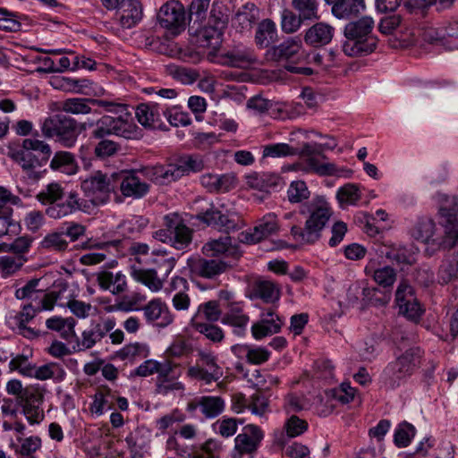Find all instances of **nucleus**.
Masks as SVG:
<instances>
[{
	"label": "nucleus",
	"instance_id": "f257e3e1",
	"mask_svg": "<svg viewBox=\"0 0 458 458\" xmlns=\"http://www.w3.org/2000/svg\"><path fill=\"white\" fill-rule=\"evenodd\" d=\"M300 214L306 216L303 227L293 225L291 234L303 244H313L321 237V233L329 222L333 210L324 197L317 196L300 207Z\"/></svg>",
	"mask_w": 458,
	"mask_h": 458
},
{
	"label": "nucleus",
	"instance_id": "f03ea898",
	"mask_svg": "<svg viewBox=\"0 0 458 458\" xmlns=\"http://www.w3.org/2000/svg\"><path fill=\"white\" fill-rule=\"evenodd\" d=\"M374 25L370 16H363L346 24L344 30L346 40L342 46L343 52L348 56L371 54L377 45V38L373 34Z\"/></svg>",
	"mask_w": 458,
	"mask_h": 458
},
{
	"label": "nucleus",
	"instance_id": "7ed1b4c3",
	"mask_svg": "<svg viewBox=\"0 0 458 458\" xmlns=\"http://www.w3.org/2000/svg\"><path fill=\"white\" fill-rule=\"evenodd\" d=\"M50 147L38 140L25 139L19 148H10L8 157L19 164L29 179L36 182L41 178L38 168L47 164L50 157Z\"/></svg>",
	"mask_w": 458,
	"mask_h": 458
},
{
	"label": "nucleus",
	"instance_id": "20e7f679",
	"mask_svg": "<svg viewBox=\"0 0 458 458\" xmlns=\"http://www.w3.org/2000/svg\"><path fill=\"white\" fill-rule=\"evenodd\" d=\"M421 357L422 351L418 347L406 350L386 366L380 376L382 386L387 390L400 386L420 366Z\"/></svg>",
	"mask_w": 458,
	"mask_h": 458
},
{
	"label": "nucleus",
	"instance_id": "39448f33",
	"mask_svg": "<svg viewBox=\"0 0 458 458\" xmlns=\"http://www.w3.org/2000/svg\"><path fill=\"white\" fill-rule=\"evenodd\" d=\"M92 128L90 138L102 139L114 135L127 140L138 137V126L134 123L131 114L124 112L116 116L103 115L89 124Z\"/></svg>",
	"mask_w": 458,
	"mask_h": 458
},
{
	"label": "nucleus",
	"instance_id": "423d86ee",
	"mask_svg": "<svg viewBox=\"0 0 458 458\" xmlns=\"http://www.w3.org/2000/svg\"><path fill=\"white\" fill-rule=\"evenodd\" d=\"M297 155L306 157L307 172H313L320 176L350 177L352 170L338 167L334 163L321 162L318 157L325 160L327 157L323 154L325 145L316 142H307L301 148H297Z\"/></svg>",
	"mask_w": 458,
	"mask_h": 458
},
{
	"label": "nucleus",
	"instance_id": "0eeeda50",
	"mask_svg": "<svg viewBox=\"0 0 458 458\" xmlns=\"http://www.w3.org/2000/svg\"><path fill=\"white\" fill-rule=\"evenodd\" d=\"M227 22V16L221 12L216 13L213 8L205 25L196 24L194 30L189 31L197 38L199 47L216 50L221 46L224 30L226 28Z\"/></svg>",
	"mask_w": 458,
	"mask_h": 458
},
{
	"label": "nucleus",
	"instance_id": "6e6552de",
	"mask_svg": "<svg viewBox=\"0 0 458 458\" xmlns=\"http://www.w3.org/2000/svg\"><path fill=\"white\" fill-rule=\"evenodd\" d=\"M196 357L195 364L189 366L186 372L190 378L211 384L222 377L223 369L218 364L217 356L213 352L199 349Z\"/></svg>",
	"mask_w": 458,
	"mask_h": 458
},
{
	"label": "nucleus",
	"instance_id": "1a4fd4ad",
	"mask_svg": "<svg viewBox=\"0 0 458 458\" xmlns=\"http://www.w3.org/2000/svg\"><path fill=\"white\" fill-rule=\"evenodd\" d=\"M115 176V173L106 174L98 171L81 182V188L94 205L105 204L117 189Z\"/></svg>",
	"mask_w": 458,
	"mask_h": 458
},
{
	"label": "nucleus",
	"instance_id": "9d476101",
	"mask_svg": "<svg viewBox=\"0 0 458 458\" xmlns=\"http://www.w3.org/2000/svg\"><path fill=\"white\" fill-rule=\"evenodd\" d=\"M264 437L265 433L260 427L255 424L244 426L234 438L231 458H253Z\"/></svg>",
	"mask_w": 458,
	"mask_h": 458
},
{
	"label": "nucleus",
	"instance_id": "9b49d317",
	"mask_svg": "<svg viewBox=\"0 0 458 458\" xmlns=\"http://www.w3.org/2000/svg\"><path fill=\"white\" fill-rule=\"evenodd\" d=\"M159 25L172 35H178L185 29V11L178 1H170L163 4L157 13Z\"/></svg>",
	"mask_w": 458,
	"mask_h": 458
},
{
	"label": "nucleus",
	"instance_id": "f8f14e48",
	"mask_svg": "<svg viewBox=\"0 0 458 458\" xmlns=\"http://www.w3.org/2000/svg\"><path fill=\"white\" fill-rule=\"evenodd\" d=\"M197 219L208 226L225 233L236 231L244 226L243 220L238 215L223 214L214 206H211L204 212L199 213Z\"/></svg>",
	"mask_w": 458,
	"mask_h": 458
},
{
	"label": "nucleus",
	"instance_id": "ddd939ff",
	"mask_svg": "<svg viewBox=\"0 0 458 458\" xmlns=\"http://www.w3.org/2000/svg\"><path fill=\"white\" fill-rule=\"evenodd\" d=\"M395 301L399 313L411 321L417 322L424 312L412 287L406 281L399 284L395 292Z\"/></svg>",
	"mask_w": 458,
	"mask_h": 458
},
{
	"label": "nucleus",
	"instance_id": "4468645a",
	"mask_svg": "<svg viewBox=\"0 0 458 458\" xmlns=\"http://www.w3.org/2000/svg\"><path fill=\"white\" fill-rule=\"evenodd\" d=\"M43 394L39 388L30 385L24 388L16 401L22 407L24 415L31 424L38 423L43 419V411L40 409Z\"/></svg>",
	"mask_w": 458,
	"mask_h": 458
},
{
	"label": "nucleus",
	"instance_id": "2eb2a0df",
	"mask_svg": "<svg viewBox=\"0 0 458 458\" xmlns=\"http://www.w3.org/2000/svg\"><path fill=\"white\" fill-rule=\"evenodd\" d=\"M187 267L193 276L213 279L225 272L229 266L226 262L220 259H205L196 256L188 259Z\"/></svg>",
	"mask_w": 458,
	"mask_h": 458
},
{
	"label": "nucleus",
	"instance_id": "dca6fc26",
	"mask_svg": "<svg viewBox=\"0 0 458 458\" xmlns=\"http://www.w3.org/2000/svg\"><path fill=\"white\" fill-rule=\"evenodd\" d=\"M278 229L276 216L274 213H269L259 220L252 230L242 232L239 240L247 244L257 243L276 233Z\"/></svg>",
	"mask_w": 458,
	"mask_h": 458
},
{
	"label": "nucleus",
	"instance_id": "f3484780",
	"mask_svg": "<svg viewBox=\"0 0 458 458\" xmlns=\"http://www.w3.org/2000/svg\"><path fill=\"white\" fill-rule=\"evenodd\" d=\"M221 58L224 64L240 69H246L259 63L253 48L242 44L234 45L231 49L225 52Z\"/></svg>",
	"mask_w": 458,
	"mask_h": 458
},
{
	"label": "nucleus",
	"instance_id": "a211bd4d",
	"mask_svg": "<svg viewBox=\"0 0 458 458\" xmlns=\"http://www.w3.org/2000/svg\"><path fill=\"white\" fill-rule=\"evenodd\" d=\"M438 223L447 238L458 233V203L454 198L445 197L438 209Z\"/></svg>",
	"mask_w": 458,
	"mask_h": 458
},
{
	"label": "nucleus",
	"instance_id": "6ab92c4d",
	"mask_svg": "<svg viewBox=\"0 0 458 458\" xmlns=\"http://www.w3.org/2000/svg\"><path fill=\"white\" fill-rule=\"evenodd\" d=\"M115 174L117 188H120V191L124 197L140 199L148 192V184L140 181V179L134 174H127L124 171Z\"/></svg>",
	"mask_w": 458,
	"mask_h": 458
},
{
	"label": "nucleus",
	"instance_id": "aec40b11",
	"mask_svg": "<svg viewBox=\"0 0 458 458\" xmlns=\"http://www.w3.org/2000/svg\"><path fill=\"white\" fill-rule=\"evenodd\" d=\"M144 317L148 323H154L157 327H165L174 321V315L169 310L166 303L157 298L148 301L142 308Z\"/></svg>",
	"mask_w": 458,
	"mask_h": 458
},
{
	"label": "nucleus",
	"instance_id": "412c9836",
	"mask_svg": "<svg viewBox=\"0 0 458 458\" xmlns=\"http://www.w3.org/2000/svg\"><path fill=\"white\" fill-rule=\"evenodd\" d=\"M226 312L221 318V322L233 327V333L243 336L250 321V317L244 312L241 302H230L225 305Z\"/></svg>",
	"mask_w": 458,
	"mask_h": 458
},
{
	"label": "nucleus",
	"instance_id": "4be33fe9",
	"mask_svg": "<svg viewBox=\"0 0 458 458\" xmlns=\"http://www.w3.org/2000/svg\"><path fill=\"white\" fill-rule=\"evenodd\" d=\"M302 48V41L300 37H291L276 46L267 50V60L280 62L295 57Z\"/></svg>",
	"mask_w": 458,
	"mask_h": 458
},
{
	"label": "nucleus",
	"instance_id": "5701e85b",
	"mask_svg": "<svg viewBox=\"0 0 458 458\" xmlns=\"http://www.w3.org/2000/svg\"><path fill=\"white\" fill-rule=\"evenodd\" d=\"M202 253L208 257L225 255L227 258L238 259L242 256L240 249L232 244L231 237L224 236L206 242L202 247Z\"/></svg>",
	"mask_w": 458,
	"mask_h": 458
},
{
	"label": "nucleus",
	"instance_id": "b1692460",
	"mask_svg": "<svg viewBox=\"0 0 458 458\" xmlns=\"http://www.w3.org/2000/svg\"><path fill=\"white\" fill-rule=\"evenodd\" d=\"M144 176L157 184H168L181 178L176 164L146 166L141 170Z\"/></svg>",
	"mask_w": 458,
	"mask_h": 458
},
{
	"label": "nucleus",
	"instance_id": "393cba45",
	"mask_svg": "<svg viewBox=\"0 0 458 458\" xmlns=\"http://www.w3.org/2000/svg\"><path fill=\"white\" fill-rule=\"evenodd\" d=\"M335 29L326 22H317L305 30L303 40L312 47H321L329 44L334 37Z\"/></svg>",
	"mask_w": 458,
	"mask_h": 458
},
{
	"label": "nucleus",
	"instance_id": "a878e982",
	"mask_svg": "<svg viewBox=\"0 0 458 458\" xmlns=\"http://www.w3.org/2000/svg\"><path fill=\"white\" fill-rule=\"evenodd\" d=\"M283 322L273 311L263 314L260 320L251 327V334L254 339L260 340L280 331Z\"/></svg>",
	"mask_w": 458,
	"mask_h": 458
},
{
	"label": "nucleus",
	"instance_id": "bb28decb",
	"mask_svg": "<svg viewBox=\"0 0 458 458\" xmlns=\"http://www.w3.org/2000/svg\"><path fill=\"white\" fill-rule=\"evenodd\" d=\"M332 5V13L338 19H351L364 12V0H325Z\"/></svg>",
	"mask_w": 458,
	"mask_h": 458
},
{
	"label": "nucleus",
	"instance_id": "cd10ccee",
	"mask_svg": "<svg viewBox=\"0 0 458 458\" xmlns=\"http://www.w3.org/2000/svg\"><path fill=\"white\" fill-rule=\"evenodd\" d=\"M260 11L253 3H247L234 15L233 26L240 32L249 31L259 20Z\"/></svg>",
	"mask_w": 458,
	"mask_h": 458
},
{
	"label": "nucleus",
	"instance_id": "c85d7f7f",
	"mask_svg": "<svg viewBox=\"0 0 458 458\" xmlns=\"http://www.w3.org/2000/svg\"><path fill=\"white\" fill-rule=\"evenodd\" d=\"M76 321L73 318H59V335L65 340V344L59 342V356L76 352L79 345V340L74 332Z\"/></svg>",
	"mask_w": 458,
	"mask_h": 458
},
{
	"label": "nucleus",
	"instance_id": "c756f323",
	"mask_svg": "<svg viewBox=\"0 0 458 458\" xmlns=\"http://www.w3.org/2000/svg\"><path fill=\"white\" fill-rule=\"evenodd\" d=\"M97 282L102 290H108L114 295L127 290L126 277L122 272L101 271L97 274Z\"/></svg>",
	"mask_w": 458,
	"mask_h": 458
},
{
	"label": "nucleus",
	"instance_id": "7c9ffc66",
	"mask_svg": "<svg viewBox=\"0 0 458 458\" xmlns=\"http://www.w3.org/2000/svg\"><path fill=\"white\" fill-rule=\"evenodd\" d=\"M119 21L123 28L131 29L142 19L141 4L137 0L123 2L118 11Z\"/></svg>",
	"mask_w": 458,
	"mask_h": 458
},
{
	"label": "nucleus",
	"instance_id": "2f4dec72",
	"mask_svg": "<svg viewBox=\"0 0 458 458\" xmlns=\"http://www.w3.org/2000/svg\"><path fill=\"white\" fill-rule=\"evenodd\" d=\"M277 36L275 21L271 19H264L257 26L254 42L259 48H267L276 41Z\"/></svg>",
	"mask_w": 458,
	"mask_h": 458
},
{
	"label": "nucleus",
	"instance_id": "473e14b6",
	"mask_svg": "<svg viewBox=\"0 0 458 458\" xmlns=\"http://www.w3.org/2000/svg\"><path fill=\"white\" fill-rule=\"evenodd\" d=\"M162 108L157 102L143 103L137 106L136 117L144 127H155L160 122Z\"/></svg>",
	"mask_w": 458,
	"mask_h": 458
},
{
	"label": "nucleus",
	"instance_id": "72a5a7b5",
	"mask_svg": "<svg viewBox=\"0 0 458 458\" xmlns=\"http://www.w3.org/2000/svg\"><path fill=\"white\" fill-rule=\"evenodd\" d=\"M248 186L261 191H269L281 182V177L274 173H252L246 176Z\"/></svg>",
	"mask_w": 458,
	"mask_h": 458
},
{
	"label": "nucleus",
	"instance_id": "f704fd0d",
	"mask_svg": "<svg viewBox=\"0 0 458 458\" xmlns=\"http://www.w3.org/2000/svg\"><path fill=\"white\" fill-rule=\"evenodd\" d=\"M214 322H205L203 319H198V317H192L190 322L191 327L199 334L214 344H219L225 339L224 330Z\"/></svg>",
	"mask_w": 458,
	"mask_h": 458
},
{
	"label": "nucleus",
	"instance_id": "c9c22d12",
	"mask_svg": "<svg viewBox=\"0 0 458 458\" xmlns=\"http://www.w3.org/2000/svg\"><path fill=\"white\" fill-rule=\"evenodd\" d=\"M174 366L170 363L167 366V371L165 373H161L160 376L157 377V380L155 383L156 393L162 395H166L171 392L174 391H183L184 385L178 381L176 378L173 377H169V375L173 372Z\"/></svg>",
	"mask_w": 458,
	"mask_h": 458
},
{
	"label": "nucleus",
	"instance_id": "e433bc0d",
	"mask_svg": "<svg viewBox=\"0 0 458 458\" xmlns=\"http://www.w3.org/2000/svg\"><path fill=\"white\" fill-rule=\"evenodd\" d=\"M131 276L153 293L159 292L164 286V281L158 277L155 269L133 268Z\"/></svg>",
	"mask_w": 458,
	"mask_h": 458
},
{
	"label": "nucleus",
	"instance_id": "4c0bfd02",
	"mask_svg": "<svg viewBox=\"0 0 458 458\" xmlns=\"http://www.w3.org/2000/svg\"><path fill=\"white\" fill-rule=\"evenodd\" d=\"M82 208V200L75 191H65L59 187V217L64 216Z\"/></svg>",
	"mask_w": 458,
	"mask_h": 458
},
{
	"label": "nucleus",
	"instance_id": "58836bf2",
	"mask_svg": "<svg viewBox=\"0 0 458 458\" xmlns=\"http://www.w3.org/2000/svg\"><path fill=\"white\" fill-rule=\"evenodd\" d=\"M76 122L71 118L59 116V144L64 147H72L78 137Z\"/></svg>",
	"mask_w": 458,
	"mask_h": 458
},
{
	"label": "nucleus",
	"instance_id": "ea45409f",
	"mask_svg": "<svg viewBox=\"0 0 458 458\" xmlns=\"http://www.w3.org/2000/svg\"><path fill=\"white\" fill-rule=\"evenodd\" d=\"M436 225L432 218L428 216L419 217L411 229V235L417 241L428 242L435 233Z\"/></svg>",
	"mask_w": 458,
	"mask_h": 458
},
{
	"label": "nucleus",
	"instance_id": "a19ab883",
	"mask_svg": "<svg viewBox=\"0 0 458 458\" xmlns=\"http://www.w3.org/2000/svg\"><path fill=\"white\" fill-rule=\"evenodd\" d=\"M114 401V393L110 388H102L96 393L90 411L98 416L102 415L105 411L113 409Z\"/></svg>",
	"mask_w": 458,
	"mask_h": 458
},
{
	"label": "nucleus",
	"instance_id": "79ce46f5",
	"mask_svg": "<svg viewBox=\"0 0 458 458\" xmlns=\"http://www.w3.org/2000/svg\"><path fill=\"white\" fill-rule=\"evenodd\" d=\"M200 411L207 419L216 418L225 410V401L220 396H200Z\"/></svg>",
	"mask_w": 458,
	"mask_h": 458
},
{
	"label": "nucleus",
	"instance_id": "37998d69",
	"mask_svg": "<svg viewBox=\"0 0 458 458\" xmlns=\"http://www.w3.org/2000/svg\"><path fill=\"white\" fill-rule=\"evenodd\" d=\"M391 296L390 290H380L377 287L369 286L362 289L363 301L372 306H386L390 301Z\"/></svg>",
	"mask_w": 458,
	"mask_h": 458
},
{
	"label": "nucleus",
	"instance_id": "c03bdc74",
	"mask_svg": "<svg viewBox=\"0 0 458 458\" xmlns=\"http://www.w3.org/2000/svg\"><path fill=\"white\" fill-rule=\"evenodd\" d=\"M305 21L299 13L285 8L281 13V30L285 34H293L301 29Z\"/></svg>",
	"mask_w": 458,
	"mask_h": 458
},
{
	"label": "nucleus",
	"instance_id": "a18cd8bd",
	"mask_svg": "<svg viewBox=\"0 0 458 458\" xmlns=\"http://www.w3.org/2000/svg\"><path fill=\"white\" fill-rule=\"evenodd\" d=\"M210 0H192L190 6L189 30H193L196 24L202 23L206 19Z\"/></svg>",
	"mask_w": 458,
	"mask_h": 458
},
{
	"label": "nucleus",
	"instance_id": "49530a36",
	"mask_svg": "<svg viewBox=\"0 0 458 458\" xmlns=\"http://www.w3.org/2000/svg\"><path fill=\"white\" fill-rule=\"evenodd\" d=\"M361 198L360 187L354 183H346L336 193V199L341 207L344 205H355Z\"/></svg>",
	"mask_w": 458,
	"mask_h": 458
},
{
	"label": "nucleus",
	"instance_id": "de8ad7c7",
	"mask_svg": "<svg viewBox=\"0 0 458 458\" xmlns=\"http://www.w3.org/2000/svg\"><path fill=\"white\" fill-rule=\"evenodd\" d=\"M293 8L306 21L318 20V0H292Z\"/></svg>",
	"mask_w": 458,
	"mask_h": 458
},
{
	"label": "nucleus",
	"instance_id": "09e8293b",
	"mask_svg": "<svg viewBox=\"0 0 458 458\" xmlns=\"http://www.w3.org/2000/svg\"><path fill=\"white\" fill-rule=\"evenodd\" d=\"M193 317H198V319H202L204 317L206 322H216L223 317L219 302L209 301L200 304Z\"/></svg>",
	"mask_w": 458,
	"mask_h": 458
},
{
	"label": "nucleus",
	"instance_id": "8fccbe9b",
	"mask_svg": "<svg viewBox=\"0 0 458 458\" xmlns=\"http://www.w3.org/2000/svg\"><path fill=\"white\" fill-rule=\"evenodd\" d=\"M171 362L168 360L159 362L155 360H147L135 369L134 375L143 377L154 374H157V376H160L161 373H165L167 371V366Z\"/></svg>",
	"mask_w": 458,
	"mask_h": 458
},
{
	"label": "nucleus",
	"instance_id": "3c124183",
	"mask_svg": "<svg viewBox=\"0 0 458 458\" xmlns=\"http://www.w3.org/2000/svg\"><path fill=\"white\" fill-rule=\"evenodd\" d=\"M40 311L39 307H34L31 303L25 304L22 310L16 316L18 327L22 331L24 336L30 337L35 335L33 329L28 327L26 324L30 322Z\"/></svg>",
	"mask_w": 458,
	"mask_h": 458
},
{
	"label": "nucleus",
	"instance_id": "603ef678",
	"mask_svg": "<svg viewBox=\"0 0 458 458\" xmlns=\"http://www.w3.org/2000/svg\"><path fill=\"white\" fill-rule=\"evenodd\" d=\"M94 147V155L99 159H106L115 156L121 150V145L108 138L98 139Z\"/></svg>",
	"mask_w": 458,
	"mask_h": 458
},
{
	"label": "nucleus",
	"instance_id": "864d4df0",
	"mask_svg": "<svg viewBox=\"0 0 458 458\" xmlns=\"http://www.w3.org/2000/svg\"><path fill=\"white\" fill-rule=\"evenodd\" d=\"M27 258L24 256H2L0 257V272L3 277H8L21 268Z\"/></svg>",
	"mask_w": 458,
	"mask_h": 458
},
{
	"label": "nucleus",
	"instance_id": "5fc2aeb1",
	"mask_svg": "<svg viewBox=\"0 0 458 458\" xmlns=\"http://www.w3.org/2000/svg\"><path fill=\"white\" fill-rule=\"evenodd\" d=\"M62 110L73 114H86L91 113L89 98H72L62 102Z\"/></svg>",
	"mask_w": 458,
	"mask_h": 458
},
{
	"label": "nucleus",
	"instance_id": "6e6d98bb",
	"mask_svg": "<svg viewBox=\"0 0 458 458\" xmlns=\"http://www.w3.org/2000/svg\"><path fill=\"white\" fill-rule=\"evenodd\" d=\"M255 293L258 297L266 302L277 301L280 296V291L271 281H259L255 284Z\"/></svg>",
	"mask_w": 458,
	"mask_h": 458
},
{
	"label": "nucleus",
	"instance_id": "4d7b16f0",
	"mask_svg": "<svg viewBox=\"0 0 458 458\" xmlns=\"http://www.w3.org/2000/svg\"><path fill=\"white\" fill-rule=\"evenodd\" d=\"M415 428L411 424L406 421L400 423L394 436V442L395 445L399 448L408 446L415 436Z\"/></svg>",
	"mask_w": 458,
	"mask_h": 458
},
{
	"label": "nucleus",
	"instance_id": "13d9d810",
	"mask_svg": "<svg viewBox=\"0 0 458 458\" xmlns=\"http://www.w3.org/2000/svg\"><path fill=\"white\" fill-rule=\"evenodd\" d=\"M297 153V148L286 143H275L268 144L264 147L263 157H285L289 156H295Z\"/></svg>",
	"mask_w": 458,
	"mask_h": 458
},
{
	"label": "nucleus",
	"instance_id": "bf43d9fd",
	"mask_svg": "<svg viewBox=\"0 0 458 458\" xmlns=\"http://www.w3.org/2000/svg\"><path fill=\"white\" fill-rule=\"evenodd\" d=\"M372 276L378 285L388 290L396 280V272L393 267L385 266L374 270Z\"/></svg>",
	"mask_w": 458,
	"mask_h": 458
},
{
	"label": "nucleus",
	"instance_id": "052dcab7",
	"mask_svg": "<svg viewBox=\"0 0 458 458\" xmlns=\"http://www.w3.org/2000/svg\"><path fill=\"white\" fill-rule=\"evenodd\" d=\"M180 170L181 177L191 172L197 173L204 169L205 164L199 156H187L181 158L179 164H176Z\"/></svg>",
	"mask_w": 458,
	"mask_h": 458
},
{
	"label": "nucleus",
	"instance_id": "680f3d73",
	"mask_svg": "<svg viewBox=\"0 0 458 458\" xmlns=\"http://www.w3.org/2000/svg\"><path fill=\"white\" fill-rule=\"evenodd\" d=\"M310 192L303 181L293 182L287 191L288 199L291 203H300L310 198Z\"/></svg>",
	"mask_w": 458,
	"mask_h": 458
},
{
	"label": "nucleus",
	"instance_id": "e2e57ef3",
	"mask_svg": "<svg viewBox=\"0 0 458 458\" xmlns=\"http://www.w3.org/2000/svg\"><path fill=\"white\" fill-rule=\"evenodd\" d=\"M308 422L296 415L290 416L284 422V429L287 437H296L301 436L308 429Z\"/></svg>",
	"mask_w": 458,
	"mask_h": 458
},
{
	"label": "nucleus",
	"instance_id": "0e129e2a",
	"mask_svg": "<svg viewBox=\"0 0 458 458\" xmlns=\"http://www.w3.org/2000/svg\"><path fill=\"white\" fill-rule=\"evenodd\" d=\"M33 239L30 236L16 238L12 243H4V252H12L16 256H24L31 246Z\"/></svg>",
	"mask_w": 458,
	"mask_h": 458
},
{
	"label": "nucleus",
	"instance_id": "69168bd1",
	"mask_svg": "<svg viewBox=\"0 0 458 458\" xmlns=\"http://www.w3.org/2000/svg\"><path fill=\"white\" fill-rule=\"evenodd\" d=\"M192 233L193 231L190 227L183 225L180 230H176L172 233V246L177 250H183L191 242Z\"/></svg>",
	"mask_w": 458,
	"mask_h": 458
},
{
	"label": "nucleus",
	"instance_id": "338daca9",
	"mask_svg": "<svg viewBox=\"0 0 458 458\" xmlns=\"http://www.w3.org/2000/svg\"><path fill=\"white\" fill-rule=\"evenodd\" d=\"M35 364L29 360V357L24 354H19L13 358L9 362L11 370H17L25 377H32Z\"/></svg>",
	"mask_w": 458,
	"mask_h": 458
},
{
	"label": "nucleus",
	"instance_id": "774afa93",
	"mask_svg": "<svg viewBox=\"0 0 458 458\" xmlns=\"http://www.w3.org/2000/svg\"><path fill=\"white\" fill-rule=\"evenodd\" d=\"M78 169L74 156L71 152L59 150V173L72 175L77 173Z\"/></svg>",
	"mask_w": 458,
	"mask_h": 458
}]
</instances>
